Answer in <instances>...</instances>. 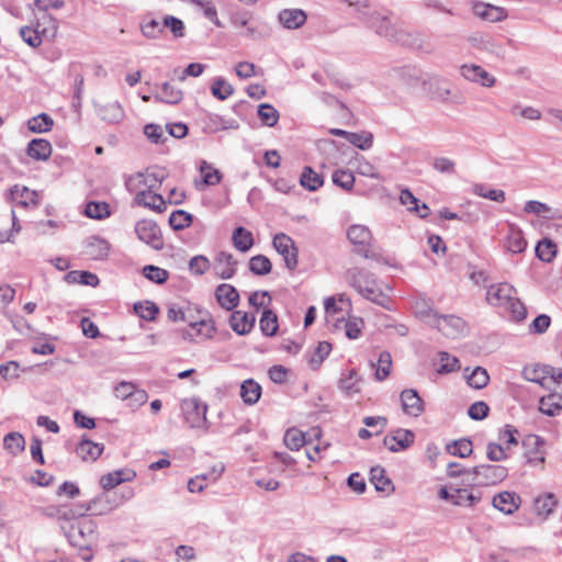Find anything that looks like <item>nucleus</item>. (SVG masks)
<instances>
[{
	"mask_svg": "<svg viewBox=\"0 0 562 562\" xmlns=\"http://www.w3.org/2000/svg\"><path fill=\"white\" fill-rule=\"evenodd\" d=\"M60 529L69 544L79 550L81 560H92V546L98 540L97 522L91 518H82L71 524H60Z\"/></svg>",
	"mask_w": 562,
	"mask_h": 562,
	"instance_id": "f257e3e1",
	"label": "nucleus"
},
{
	"mask_svg": "<svg viewBox=\"0 0 562 562\" xmlns=\"http://www.w3.org/2000/svg\"><path fill=\"white\" fill-rule=\"evenodd\" d=\"M345 279L366 300L389 308L390 297L378 285L373 273L363 268L352 267L346 271Z\"/></svg>",
	"mask_w": 562,
	"mask_h": 562,
	"instance_id": "f03ea898",
	"label": "nucleus"
},
{
	"mask_svg": "<svg viewBox=\"0 0 562 562\" xmlns=\"http://www.w3.org/2000/svg\"><path fill=\"white\" fill-rule=\"evenodd\" d=\"M43 19L49 22V26H43L40 21L32 22V25L21 26L19 34L24 43L32 48L41 46L43 41L53 42L58 33V21L52 14H43Z\"/></svg>",
	"mask_w": 562,
	"mask_h": 562,
	"instance_id": "7ed1b4c3",
	"label": "nucleus"
},
{
	"mask_svg": "<svg viewBox=\"0 0 562 562\" xmlns=\"http://www.w3.org/2000/svg\"><path fill=\"white\" fill-rule=\"evenodd\" d=\"M469 473L473 474L474 484L490 486L504 481L508 475V470L503 465L480 464L469 469Z\"/></svg>",
	"mask_w": 562,
	"mask_h": 562,
	"instance_id": "20e7f679",
	"label": "nucleus"
},
{
	"mask_svg": "<svg viewBox=\"0 0 562 562\" xmlns=\"http://www.w3.org/2000/svg\"><path fill=\"white\" fill-rule=\"evenodd\" d=\"M347 237L351 244L357 246L356 252L366 259H373L379 261L381 256L371 251L367 247L370 246L372 240V233L369 227L364 225H351L347 231Z\"/></svg>",
	"mask_w": 562,
	"mask_h": 562,
	"instance_id": "39448f33",
	"label": "nucleus"
},
{
	"mask_svg": "<svg viewBox=\"0 0 562 562\" xmlns=\"http://www.w3.org/2000/svg\"><path fill=\"white\" fill-rule=\"evenodd\" d=\"M181 411L186 422L192 428L204 427L207 423V405L198 397L186 398L181 402Z\"/></svg>",
	"mask_w": 562,
	"mask_h": 562,
	"instance_id": "423d86ee",
	"label": "nucleus"
},
{
	"mask_svg": "<svg viewBox=\"0 0 562 562\" xmlns=\"http://www.w3.org/2000/svg\"><path fill=\"white\" fill-rule=\"evenodd\" d=\"M272 246L282 256L285 267L293 271L297 267L299 250L293 239L284 233L274 235Z\"/></svg>",
	"mask_w": 562,
	"mask_h": 562,
	"instance_id": "0eeeda50",
	"label": "nucleus"
},
{
	"mask_svg": "<svg viewBox=\"0 0 562 562\" xmlns=\"http://www.w3.org/2000/svg\"><path fill=\"white\" fill-rule=\"evenodd\" d=\"M427 324L437 328L449 338L463 336L467 331L465 322L456 315H441L440 317H435L434 321H427Z\"/></svg>",
	"mask_w": 562,
	"mask_h": 562,
	"instance_id": "6e6552de",
	"label": "nucleus"
},
{
	"mask_svg": "<svg viewBox=\"0 0 562 562\" xmlns=\"http://www.w3.org/2000/svg\"><path fill=\"white\" fill-rule=\"evenodd\" d=\"M137 237L156 250L164 247L161 231L156 222L150 220L138 221L135 225Z\"/></svg>",
	"mask_w": 562,
	"mask_h": 562,
	"instance_id": "1a4fd4ad",
	"label": "nucleus"
},
{
	"mask_svg": "<svg viewBox=\"0 0 562 562\" xmlns=\"http://www.w3.org/2000/svg\"><path fill=\"white\" fill-rule=\"evenodd\" d=\"M557 369L550 364H532V366H526L522 369V376L525 380L529 382L537 383L541 385L543 389L551 390V386L548 383V379H550L552 382L555 378Z\"/></svg>",
	"mask_w": 562,
	"mask_h": 562,
	"instance_id": "9d476101",
	"label": "nucleus"
},
{
	"mask_svg": "<svg viewBox=\"0 0 562 562\" xmlns=\"http://www.w3.org/2000/svg\"><path fill=\"white\" fill-rule=\"evenodd\" d=\"M428 88V93L431 99L439 102H453L460 103V94L457 91H453L450 85L440 78H431L427 83H425Z\"/></svg>",
	"mask_w": 562,
	"mask_h": 562,
	"instance_id": "9b49d317",
	"label": "nucleus"
},
{
	"mask_svg": "<svg viewBox=\"0 0 562 562\" xmlns=\"http://www.w3.org/2000/svg\"><path fill=\"white\" fill-rule=\"evenodd\" d=\"M369 25L378 35L397 43H403V32L396 30L389 16L374 13L370 16Z\"/></svg>",
	"mask_w": 562,
	"mask_h": 562,
	"instance_id": "f8f14e48",
	"label": "nucleus"
},
{
	"mask_svg": "<svg viewBox=\"0 0 562 562\" xmlns=\"http://www.w3.org/2000/svg\"><path fill=\"white\" fill-rule=\"evenodd\" d=\"M72 507L75 508V512H81L80 515H78V519H82L89 518L86 515L88 512H91L93 515H103L117 507V504H110L109 495L103 493L85 504H77Z\"/></svg>",
	"mask_w": 562,
	"mask_h": 562,
	"instance_id": "ddd939ff",
	"label": "nucleus"
},
{
	"mask_svg": "<svg viewBox=\"0 0 562 562\" xmlns=\"http://www.w3.org/2000/svg\"><path fill=\"white\" fill-rule=\"evenodd\" d=\"M415 440V434L409 429L397 428L386 435L383 445L391 452H398L408 449Z\"/></svg>",
	"mask_w": 562,
	"mask_h": 562,
	"instance_id": "4468645a",
	"label": "nucleus"
},
{
	"mask_svg": "<svg viewBox=\"0 0 562 562\" xmlns=\"http://www.w3.org/2000/svg\"><path fill=\"white\" fill-rule=\"evenodd\" d=\"M471 11L480 20L490 23L504 21L508 16L505 8L482 1H474Z\"/></svg>",
	"mask_w": 562,
	"mask_h": 562,
	"instance_id": "2eb2a0df",
	"label": "nucleus"
},
{
	"mask_svg": "<svg viewBox=\"0 0 562 562\" xmlns=\"http://www.w3.org/2000/svg\"><path fill=\"white\" fill-rule=\"evenodd\" d=\"M515 293L516 289L512 284L501 282L488 286L486 301L493 306L504 307Z\"/></svg>",
	"mask_w": 562,
	"mask_h": 562,
	"instance_id": "dca6fc26",
	"label": "nucleus"
},
{
	"mask_svg": "<svg viewBox=\"0 0 562 562\" xmlns=\"http://www.w3.org/2000/svg\"><path fill=\"white\" fill-rule=\"evenodd\" d=\"M238 261L226 251H220L214 257L213 269L217 277L223 280L232 279L236 273Z\"/></svg>",
	"mask_w": 562,
	"mask_h": 562,
	"instance_id": "f3484780",
	"label": "nucleus"
},
{
	"mask_svg": "<svg viewBox=\"0 0 562 562\" xmlns=\"http://www.w3.org/2000/svg\"><path fill=\"white\" fill-rule=\"evenodd\" d=\"M8 201L15 202L19 206L27 207L30 205L37 206L40 204L38 193L27 187L14 184L8 191Z\"/></svg>",
	"mask_w": 562,
	"mask_h": 562,
	"instance_id": "a211bd4d",
	"label": "nucleus"
},
{
	"mask_svg": "<svg viewBox=\"0 0 562 562\" xmlns=\"http://www.w3.org/2000/svg\"><path fill=\"white\" fill-rule=\"evenodd\" d=\"M401 403L404 413L409 416L418 417L425 411L424 401L414 389H406L402 391Z\"/></svg>",
	"mask_w": 562,
	"mask_h": 562,
	"instance_id": "6ab92c4d",
	"label": "nucleus"
},
{
	"mask_svg": "<svg viewBox=\"0 0 562 562\" xmlns=\"http://www.w3.org/2000/svg\"><path fill=\"white\" fill-rule=\"evenodd\" d=\"M136 477V472L132 469L125 468L109 472L100 477V485L105 492L111 491L115 486L132 482Z\"/></svg>",
	"mask_w": 562,
	"mask_h": 562,
	"instance_id": "aec40b11",
	"label": "nucleus"
},
{
	"mask_svg": "<svg viewBox=\"0 0 562 562\" xmlns=\"http://www.w3.org/2000/svg\"><path fill=\"white\" fill-rule=\"evenodd\" d=\"M468 42L473 48L487 52L496 56H499L504 53V48L501 45L496 44L494 38L487 33H472L468 37Z\"/></svg>",
	"mask_w": 562,
	"mask_h": 562,
	"instance_id": "412c9836",
	"label": "nucleus"
},
{
	"mask_svg": "<svg viewBox=\"0 0 562 562\" xmlns=\"http://www.w3.org/2000/svg\"><path fill=\"white\" fill-rule=\"evenodd\" d=\"M215 296L221 307L233 311L237 307L240 296L237 289L228 283H222L215 289Z\"/></svg>",
	"mask_w": 562,
	"mask_h": 562,
	"instance_id": "4be33fe9",
	"label": "nucleus"
},
{
	"mask_svg": "<svg viewBox=\"0 0 562 562\" xmlns=\"http://www.w3.org/2000/svg\"><path fill=\"white\" fill-rule=\"evenodd\" d=\"M461 75L469 81L480 83L483 87H492L495 83V77L487 72L479 65H463L461 66Z\"/></svg>",
	"mask_w": 562,
	"mask_h": 562,
	"instance_id": "5701e85b",
	"label": "nucleus"
},
{
	"mask_svg": "<svg viewBox=\"0 0 562 562\" xmlns=\"http://www.w3.org/2000/svg\"><path fill=\"white\" fill-rule=\"evenodd\" d=\"M520 496L514 492L504 491L495 495L492 499V505L499 512L512 515L520 506Z\"/></svg>",
	"mask_w": 562,
	"mask_h": 562,
	"instance_id": "b1692460",
	"label": "nucleus"
},
{
	"mask_svg": "<svg viewBox=\"0 0 562 562\" xmlns=\"http://www.w3.org/2000/svg\"><path fill=\"white\" fill-rule=\"evenodd\" d=\"M255 323L256 316L243 311H234L229 317V325L232 329L240 336L249 334L254 328Z\"/></svg>",
	"mask_w": 562,
	"mask_h": 562,
	"instance_id": "393cba45",
	"label": "nucleus"
},
{
	"mask_svg": "<svg viewBox=\"0 0 562 562\" xmlns=\"http://www.w3.org/2000/svg\"><path fill=\"white\" fill-rule=\"evenodd\" d=\"M104 446L90 440L83 435L76 446L75 452L82 461H95L103 452Z\"/></svg>",
	"mask_w": 562,
	"mask_h": 562,
	"instance_id": "a878e982",
	"label": "nucleus"
},
{
	"mask_svg": "<svg viewBox=\"0 0 562 562\" xmlns=\"http://www.w3.org/2000/svg\"><path fill=\"white\" fill-rule=\"evenodd\" d=\"M307 435H313L318 438L321 436V429L313 428L310 434H304L296 428H290L284 434V445L291 450H299L311 442V437L307 439Z\"/></svg>",
	"mask_w": 562,
	"mask_h": 562,
	"instance_id": "bb28decb",
	"label": "nucleus"
},
{
	"mask_svg": "<svg viewBox=\"0 0 562 562\" xmlns=\"http://www.w3.org/2000/svg\"><path fill=\"white\" fill-rule=\"evenodd\" d=\"M52 151V145L45 138H33L26 146L27 156L37 161L49 159Z\"/></svg>",
	"mask_w": 562,
	"mask_h": 562,
	"instance_id": "cd10ccee",
	"label": "nucleus"
},
{
	"mask_svg": "<svg viewBox=\"0 0 562 562\" xmlns=\"http://www.w3.org/2000/svg\"><path fill=\"white\" fill-rule=\"evenodd\" d=\"M522 445L526 448H530L526 452L527 461L531 464H538L544 462L543 453L540 448L544 445V440L537 435H529L522 440Z\"/></svg>",
	"mask_w": 562,
	"mask_h": 562,
	"instance_id": "c85d7f7f",
	"label": "nucleus"
},
{
	"mask_svg": "<svg viewBox=\"0 0 562 562\" xmlns=\"http://www.w3.org/2000/svg\"><path fill=\"white\" fill-rule=\"evenodd\" d=\"M278 19L285 29L295 30L306 22L307 15L301 9H284L280 11Z\"/></svg>",
	"mask_w": 562,
	"mask_h": 562,
	"instance_id": "c756f323",
	"label": "nucleus"
},
{
	"mask_svg": "<svg viewBox=\"0 0 562 562\" xmlns=\"http://www.w3.org/2000/svg\"><path fill=\"white\" fill-rule=\"evenodd\" d=\"M135 201L139 205L158 213H162L166 210V201L162 195L154 191H139L135 196Z\"/></svg>",
	"mask_w": 562,
	"mask_h": 562,
	"instance_id": "7c9ffc66",
	"label": "nucleus"
},
{
	"mask_svg": "<svg viewBox=\"0 0 562 562\" xmlns=\"http://www.w3.org/2000/svg\"><path fill=\"white\" fill-rule=\"evenodd\" d=\"M109 250V243L99 236H90L86 240V254L94 260L104 259Z\"/></svg>",
	"mask_w": 562,
	"mask_h": 562,
	"instance_id": "2f4dec72",
	"label": "nucleus"
},
{
	"mask_svg": "<svg viewBox=\"0 0 562 562\" xmlns=\"http://www.w3.org/2000/svg\"><path fill=\"white\" fill-rule=\"evenodd\" d=\"M527 241L521 229L510 225L505 238V248L512 254H521L526 250Z\"/></svg>",
	"mask_w": 562,
	"mask_h": 562,
	"instance_id": "473e14b6",
	"label": "nucleus"
},
{
	"mask_svg": "<svg viewBox=\"0 0 562 562\" xmlns=\"http://www.w3.org/2000/svg\"><path fill=\"white\" fill-rule=\"evenodd\" d=\"M370 481L374 485L376 492L386 494L394 492V484L392 480L385 475V469L380 465L371 468Z\"/></svg>",
	"mask_w": 562,
	"mask_h": 562,
	"instance_id": "72a5a7b5",
	"label": "nucleus"
},
{
	"mask_svg": "<svg viewBox=\"0 0 562 562\" xmlns=\"http://www.w3.org/2000/svg\"><path fill=\"white\" fill-rule=\"evenodd\" d=\"M539 411L550 417L557 416L562 411V395L552 392L542 396L539 401Z\"/></svg>",
	"mask_w": 562,
	"mask_h": 562,
	"instance_id": "f704fd0d",
	"label": "nucleus"
},
{
	"mask_svg": "<svg viewBox=\"0 0 562 562\" xmlns=\"http://www.w3.org/2000/svg\"><path fill=\"white\" fill-rule=\"evenodd\" d=\"M154 98L156 102H164L175 105L182 101L183 92L175 85L170 82H164L161 85L160 93H157Z\"/></svg>",
	"mask_w": 562,
	"mask_h": 562,
	"instance_id": "c9c22d12",
	"label": "nucleus"
},
{
	"mask_svg": "<svg viewBox=\"0 0 562 562\" xmlns=\"http://www.w3.org/2000/svg\"><path fill=\"white\" fill-rule=\"evenodd\" d=\"M232 241L234 247L241 252L250 250L255 243L252 233L244 226H237L233 231Z\"/></svg>",
	"mask_w": 562,
	"mask_h": 562,
	"instance_id": "e433bc0d",
	"label": "nucleus"
},
{
	"mask_svg": "<svg viewBox=\"0 0 562 562\" xmlns=\"http://www.w3.org/2000/svg\"><path fill=\"white\" fill-rule=\"evenodd\" d=\"M300 184L307 191L314 192L324 184V178L312 167L305 166L300 176Z\"/></svg>",
	"mask_w": 562,
	"mask_h": 562,
	"instance_id": "4c0bfd02",
	"label": "nucleus"
},
{
	"mask_svg": "<svg viewBox=\"0 0 562 562\" xmlns=\"http://www.w3.org/2000/svg\"><path fill=\"white\" fill-rule=\"evenodd\" d=\"M97 112L101 120L111 124L120 123L124 117V111L119 102L101 105Z\"/></svg>",
	"mask_w": 562,
	"mask_h": 562,
	"instance_id": "58836bf2",
	"label": "nucleus"
},
{
	"mask_svg": "<svg viewBox=\"0 0 562 562\" xmlns=\"http://www.w3.org/2000/svg\"><path fill=\"white\" fill-rule=\"evenodd\" d=\"M144 178L143 183L146 186L145 191H154L159 189L162 181L167 178V171L165 168L153 167L148 168L146 172L139 173Z\"/></svg>",
	"mask_w": 562,
	"mask_h": 562,
	"instance_id": "ea45409f",
	"label": "nucleus"
},
{
	"mask_svg": "<svg viewBox=\"0 0 562 562\" xmlns=\"http://www.w3.org/2000/svg\"><path fill=\"white\" fill-rule=\"evenodd\" d=\"M261 385L252 379L245 380L240 385V397L247 405L256 404L261 396Z\"/></svg>",
	"mask_w": 562,
	"mask_h": 562,
	"instance_id": "a19ab883",
	"label": "nucleus"
},
{
	"mask_svg": "<svg viewBox=\"0 0 562 562\" xmlns=\"http://www.w3.org/2000/svg\"><path fill=\"white\" fill-rule=\"evenodd\" d=\"M535 251L539 260L550 263L557 257L558 249L552 239L543 238L537 243Z\"/></svg>",
	"mask_w": 562,
	"mask_h": 562,
	"instance_id": "79ce46f5",
	"label": "nucleus"
},
{
	"mask_svg": "<svg viewBox=\"0 0 562 562\" xmlns=\"http://www.w3.org/2000/svg\"><path fill=\"white\" fill-rule=\"evenodd\" d=\"M260 330L267 337H272L278 333L279 323L277 314L270 310L266 308L262 312V315L259 321Z\"/></svg>",
	"mask_w": 562,
	"mask_h": 562,
	"instance_id": "37998d69",
	"label": "nucleus"
},
{
	"mask_svg": "<svg viewBox=\"0 0 562 562\" xmlns=\"http://www.w3.org/2000/svg\"><path fill=\"white\" fill-rule=\"evenodd\" d=\"M257 114L261 123L268 127L276 126L280 119L279 111L270 103L259 104Z\"/></svg>",
	"mask_w": 562,
	"mask_h": 562,
	"instance_id": "c03bdc74",
	"label": "nucleus"
},
{
	"mask_svg": "<svg viewBox=\"0 0 562 562\" xmlns=\"http://www.w3.org/2000/svg\"><path fill=\"white\" fill-rule=\"evenodd\" d=\"M3 446L12 456H18L25 449V439L20 432H9L3 438Z\"/></svg>",
	"mask_w": 562,
	"mask_h": 562,
	"instance_id": "a18cd8bd",
	"label": "nucleus"
},
{
	"mask_svg": "<svg viewBox=\"0 0 562 562\" xmlns=\"http://www.w3.org/2000/svg\"><path fill=\"white\" fill-rule=\"evenodd\" d=\"M524 211L528 214H543L544 218L553 220L559 217L557 215L558 210H553L546 203H542L540 201L530 200L525 204Z\"/></svg>",
	"mask_w": 562,
	"mask_h": 562,
	"instance_id": "49530a36",
	"label": "nucleus"
},
{
	"mask_svg": "<svg viewBox=\"0 0 562 562\" xmlns=\"http://www.w3.org/2000/svg\"><path fill=\"white\" fill-rule=\"evenodd\" d=\"M168 222L173 231H183L191 226L193 215L184 210H176L170 214Z\"/></svg>",
	"mask_w": 562,
	"mask_h": 562,
	"instance_id": "de8ad7c7",
	"label": "nucleus"
},
{
	"mask_svg": "<svg viewBox=\"0 0 562 562\" xmlns=\"http://www.w3.org/2000/svg\"><path fill=\"white\" fill-rule=\"evenodd\" d=\"M53 125L54 120L46 113H41L27 121V127L33 133H46Z\"/></svg>",
	"mask_w": 562,
	"mask_h": 562,
	"instance_id": "09e8293b",
	"label": "nucleus"
},
{
	"mask_svg": "<svg viewBox=\"0 0 562 562\" xmlns=\"http://www.w3.org/2000/svg\"><path fill=\"white\" fill-rule=\"evenodd\" d=\"M446 449L448 453L459 458H468L473 452L472 441L468 438L454 440L452 443H448Z\"/></svg>",
	"mask_w": 562,
	"mask_h": 562,
	"instance_id": "8fccbe9b",
	"label": "nucleus"
},
{
	"mask_svg": "<svg viewBox=\"0 0 562 562\" xmlns=\"http://www.w3.org/2000/svg\"><path fill=\"white\" fill-rule=\"evenodd\" d=\"M140 31L145 37L150 40L160 38L165 32L162 22L156 19L147 20L146 18L140 22Z\"/></svg>",
	"mask_w": 562,
	"mask_h": 562,
	"instance_id": "3c124183",
	"label": "nucleus"
},
{
	"mask_svg": "<svg viewBox=\"0 0 562 562\" xmlns=\"http://www.w3.org/2000/svg\"><path fill=\"white\" fill-rule=\"evenodd\" d=\"M85 214L93 220H103L111 214L110 205L106 202L90 201L86 204Z\"/></svg>",
	"mask_w": 562,
	"mask_h": 562,
	"instance_id": "603ef678",
	"label": "nucleus"
},
{
	"mask_svg": "<svg viewBox=\"0 0 562 562\" xmlns=\"http://www.w3.org/2000/svg\"><path fill=\"white\" fill-rule=\"evenodd\" d=\"M557 504L555 496L552 493H548L535 499V510L539 516L548 517Z\"/></svg>",
	"mask_w": 562,
	"mask_h": 562,
	"instance_id": "864d4df0",
	"label": "nucleus"
},
{
	"mask_svg": "<svg viewBox=\"0 0 562 562\" xmlns=\"http://www.w3.org/2000/svg\"><path fill=\"white\" fill-rule=\"evenodd\" d=\"M248 267L255 276H266L272 270V263L265 255H256L251 257Z\"/></svg>",
	"mask_w": 562,
	"mask_h": 562,
	"instance_id": "5fc2aeb1",
	"label": "nucleus"
},
{
	"mask_svg": "<svg viewBox=\"0 0 562 562\" xmlns=\"http://www.w3.org/2000/svg\"><path fill=\"white\" fill-rule=\"evenodd\" d=\"M331 351V344L328 341H321L318 342L317 347L315 348L314 352L308 359L310 367L313 370H318L323 361L326 359V357Z\"/></svg>",
	"mask_w": 562,
	"mask_h": 562,
	"instance_id": "6e6d98bb",
	"label": "nucleus"
},
{
	"mask_svg": "<svg viewBox=\"0 0 562 562\" xmlns=\"http://www.w3.org/2000/svg\"><path fill=\"white\" fill-rule=\"evenodd\" d=\"M333 183L346 191H351L355 186V176L345 169L336 170L331 176Z\"/></svg>",
	"mask_w": 562,
	"mask_h": 562,
	"instance_id": "4d7b16f0",
	"label": "nucleus"
},
{
	"mask_svg": "<svg viewBox=\"0 0 562 562\" xmlns=\"http://www.w3.org/2000/svg\"><path fill=\"white\" fill-rule=\"evenodd\" d=\"M481 501V493L474 494L467 488H456L453 505L472 507Z\"/></svg>",
	"mask_w": 562,
	"mask_h": 562,
	"instance_id": "13d9d810",
	"label": "nucleus"
},
{
	"mask_svg": "<svg viewBox=\"0 0 562 562\" xmlns=\"http://www.w3.org/2000/svg\"><path fill=\"white\" fill-rule=\"evenodd\" d=\"M211 92L216 99L224 101L233 94L234 88L224 78L218 77L213 81Z\"/></svg>",
	"mask_w": 562,
	"mask_h": 562,
	"instance_id": "bf43d9fd",
	"label": "nucleus"
},
{
	"mask_svg": "<svg viewBox=\"0 0 562 562\" xmlns=\"http://www.w3.org/2000/svg\"><path fill=\"white\" fill-rule=\"evenodd\" d=\"M468 384L476 390L483 389L487 385L490 381V375L486 369L482 367H476L470 375H467Z\"/></svg>",
	"mask_w": 562,
	"mask_h": 562,
	"instance_id": "052dcab7",
	"label": "nucleus"
},
{
	"mask_svg": "<svg viewBox=\"0 0 562 562\" xmlns=\"http://www.w3.org/2000/svg\"><path fill=\"white\" fill-rule=\"evenodd\" d=\"M143 274L146 279L156 284H164L169 278V272L167 270L154 265L145 266L143 268Z\"/></svg>",
	"mask_w": 562,
	"mask_h": 562,
	"instance_id": "680f3d73",
	"label": "nucleus"
},
{
	"mask_svg": "<svg viewBox=\"0 0 562 562\" xmlns=\"http://www.w3.org/2000/svg\"><path fill=\"white\" fill-rule=\"evenodd\" d=\"M135 313L145 321H154L159 313V307L154 303L146 301L145 304L137 302L134 304Z\"/></svg>",
	"mask_w": 562,
	"mask_h": 562,
	"instance_id": "e2e57ef3",
	"label": "nucleus"
},
{
	"mask_svg": "<svg viewBox=\"0 0 562 562\" xmlns=\"http://www.w3.org/2000/svg\"><path fill=\"white\" fill-rule=\"evenodd\" d=\"M358 373L355 369H352L348 372L347 375L340 378L339 386L347 395H352L360 392V389L358 387Z\"/></svg>",
	"mask_w": 562,
	"mask_h": 562,
	"instance_id": "0e129e2a",
	"label": "nucleus"
},
{
	"mask_svg": "<svg viewBox=\"0 0 562 562\" xmlns=\"http://www.w3.org/2000/svg\"><path fill=\"white\" fill-rule=\"evenodd\" d=\"M440 367L437 370L440 374H447L459 370V359L446 351L439 352Z\"/></svg>",
	"mask_w": 562,
	"mask_h": 562,
	"instance_id": "69168bd1",
	"label": "nucleus"
},
{
	"mask_svg": "<svg viewBox=\"0 0 562 562\" xmlns=\"http://www.w3.org/2000/svg\"><path fill=\"white\" fill-rule=\"evenodd\" d=\"M348 142L361 150H368L373 145V134L370 132H351Z\"/></svg>",
	"mask_w": 562,
	"mask_h": 562,
	"instance_id": "338daca9",
	"label": "nucleus"
},
{
	"mask_svg": "<svg viewBox=\"0 0 562 562\" xmlns=\"http://www.w3.org/2000/svg\"><path fill=\"white\" fill-rule=\"evenodd\" d=\"M504 308L510 313L513 319L521 322L527 317V308L525 304L514 295Z\"/></svg>",
	"mask_w": 562,
	"mask_h": 562,
	"instance_id": "774afa93",
	"label": "nucleus"
}]
</instances>
